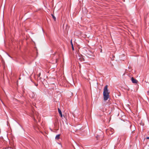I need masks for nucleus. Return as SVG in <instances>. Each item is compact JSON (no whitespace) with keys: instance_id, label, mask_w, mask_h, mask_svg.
Returning a JSON list of instances; mask_svg holds the SVG:
<instances>
[{"instance_id":"nucleus-1","label":"nucleus","mask_w":149,"mask_h":149,"mask_svg":"<svg viewBox=\"0 0 149 149\" xmlns=\"http://www.w3.org/2000/svg\"><path fill=\"white\" fill-rule=\"evenodd\" d=\"M109 93L108 92V86L106 85L104 89L103 95L104 97V100L106 101L108 100L109 97Z\"/></svg>"},{"instance_id":"nucleus-2","label":"nucleus","mask_w":149,"mask_h":149,"mask_svg":"<svg viewBox=\"0 0 149 149\" xmlns=\"http://www.w3.org/2000/svg\"><path fill=\"white\" fill-rule=\"evenodd\" d=\"M15 145L13 141L10 142V148L13 149L15 148Z\"/></svg>"},{"instance_id":"nucleus-3","label":"nucleus","mask_w":149,"mask_h":149,"mask_svg":"<svg viewBox=\"0 0 149 149\" xmlns=\"http://www.w3.org/2000/svg\"><path fill=\"white\" fill-rule=\"evenodd\" d=\"M131 81L133 83L137 84L138 82V81L135 79H134L133 77H132Z\"/></svg>"},{"instance_id":"nucleus-4","label":"nucleus","mask_w":149,"mask_h":149,"mask_svg":"<svg viewBox=\"0 0 149 149\" xmlns=\"http://www.w3.org/2000/svg\"><path fill=\"white\" fill-rule=\"evenodd\" d=\"M58 113H59V114L60 115L61 117H62V115L61 111V110L59 108H58Z\"/></svg>"},{"instance_id":"nucleus-5","label":"nucleus","mask_w":149,"mask_h":149,"mask_svg":"<svg viewBox=\"0 0 149 149\" xmlns=\"http://www.w3.org/2000/svg\"><path fill=\"white\" fill-rule=\"evenodd\" d=\"M60 134H59L56 135L55 137V139L57 140L59 139H60Z\"/></svg>"},{"instance_id":"nucleus-6","label":"nucleus","mask_w":149,"mask_h":149,"mask_svg":"<svg viewBox=\"0 0 149 149\" xmlns=\"http://www.w3.org/2000/svg\"><path fill=\"white\" fill-rule=\"evenodd\" d=\"M53 18L54 19V21H55L56 20V19L55 17L54 16V15L53 14H51Z\"/></svg>"},{"instance_id":"nucleus-7","label":"nucleus","mask_w":149,"mask_h":149,"mask_svg":"<svg viewBox=\"0 0 149 149\" xmlns=\"http://www.w3.org/2000/svg\"><path fill=\"white\" fill-rule=\"evenodd\" d=\"M71 45H72V49L73 50H74V48L73 47V45L72 42V40H71Z\"/></svg>"},{"instance_id":"nucleus-8","label":"nucleus","mask_w":149,"mask_h":149,"mask_svg":"<svg viewBox=\"0 0 149 149\" xmlns=\"http://www.w3.org/2000/svg\"><path fill=\"white\" fill-rule=\"evenodd\" d=\"M110 131L111 132V133H109L110 134H112L113 133V129H111Z\"/></svg>"},{"instance_id":"nucleus-9","label":"nucleus","mask_w":149,"mask_h":149,"mask_svg":"<svg viewBox=\"0 0 149 149\" xmlns=\"http://www.w3.org/2000/svg\"><path fill=\"white\" fill-rule=\"evenodd\" d=\"M34 121H35V122H36H36H37L36 120V119H35V117H34Z\"/></svg>"},{"instance_id":"nucleus-10","label":"nucleus","mask_w":149,"mask_h":149,"mask_svg":"<svg viewBox=\"0 0 149 149\" xmlns=\"http://www.w3.org/2000/svg\"><path fill=\"white\" fill-rule=\"evenodd\" d=\"M40 73L38 74V77H40Z\"/></svg>"},{"instance_id":"nucleus-11","label":"nucleus","mask_w":149,"mask_h":149,"mask_svg":"<svg viewBox=\"0 0 149 149\" xmlns=\"http://www.w3.org/2000/svg\"><path fill=\"white\" fill-rule=\"evenodd\" d=\"M57 58H56V63H57Z\"/></svg>"},{"instance_id":"nucleus-12","label":"nucleus","mask_w":149,"mask_h":149,"mask_svg":"<svg viewBox=\"0 0 149 149\" xmlns=\"http://www.w3.org/2000/svg\"><path fill=\"white\" fill-rule=\"evenodd\" d=\"M146 139H149V137H146Z\"/></svg>"},{"instance_id":"nucleus-13","label":"nucleus","mask_w":149,"mask_h":149,"mask_svg":"<svg viewBox=\"0 0 149 149\" xmlns=\"http://www.w3.org/2000/svg\"><path fill=\"white\" fill-rule=\"evenodd\" d=\"M35 86H38V84H35Z\"/></svg>"},{"instance_id":"nucleus-14","label":"nucleus","mask_w":149,"mask_h":149,"mask_svg":"<svg viewBox=\"0 0 149 149\" xmlns=\"http://www.w3.org/2000/svg\"><path fill=\"white\" fill-rule=\"evenodd\" d=\"M98 136H96V138L97 139H98Z\"/></svg>"},{"instance_id":"nucleus-15","label":"nucleus","mask_w":149,"mask_h":149,"mask_svg":"<svg viewBox=\"0 0 149 149\" xmlns=\"http://www.w3.org/2000/svg\"><path fill=\"white\" fill-rule=\"evenodd\" d=\"M38 120L39 122L40 121V119L39 118H38Z\"/></svg>"},{"instance_id":"nucleus-16","label":"nucleus","mask_w":149,"mask_h":149,"mask_svg":"<svg viewBox=\"0 0 149 149\" xmlns=\"http://www.w3.org/2000/svg\"><path fill=\"white\" fill-rule=\"evenodd\" d=\"M134 130L132 132V133H133L134 132Z\"/></svg>"},{"instance_id":"nucleus-17","label":"nucleus","mask_w":149,"mask_h":149,"mask_svg":"<svg viewBox=\"0 0 149 149\" xmlns=\"http://www.w3.org/2000/svg\"><path fill=\"white\" fill-rule=\"evenodd\" d=\"M37 128H38V127H36V128H35V130H36V129Z\"/></svg>"},{"instance_id":"nucleus-18","label":"nucleus","mask_w":149,"mask_h":149,"mask_svg":"<svg viewBox=\"0 0 149 149\" xmlns=\"http://www.w3.org/2000/svg\"><path fill=\"white\" fill-rule=\"evenodd\" d=\"M35 95H34V96H32V97H34Z\"/></svg>"},{"instance_id":"nucleus-19","label":"nucleus","mask_w":149,"mask_h":149,"mask_svg":"<svg viewBox=\"0 0 149 149\" xmlns=\"http://www.w3.org/2000/svg\"><path fill=\"white\" fill-rule=\"evenodd\" d=\"M132 126V125H130V127H131Z\"/></svg>"},{"instance_id":"nucleus-20","label":"nucleus","mask_w":149,"mask_h":149,"mask_svg":"<svg viewBox=\"0 0 149 149\" xmlns=\"http://www.w3.org/2000/svg\"><path fill=\"white\" fill-rule=\"evenodd\" d=\"M1 102H2V103H3V101H1Z\"/></svg>"},{"instance_id":"nucleus-21","label":"nucleus","mask_w":149,"mask_h":149,"mask_svg":"<svg viewBox=\"0 0 149 149\" xmlns=\"http://www.w3.org/2000/svg\"><path fill=\"white\" fill-rule=\"evenodd\" d=\"M1 102H2V103H3V101H1Z\"/></svg>"},{"instance_id":"nucleus-22","label":"nucleus","mask_w":149,"mask_h":149,"mask_svg":"<svg viewBox=\"0 0 149 149\" xmlns=\"http://www.w3.org/2000/svg\"><path fill=\"white\" fill-rule=\"evenodd\" d=\"M1 102H2V103H3V101H1Z\"/></svg>"}]
</instances>
